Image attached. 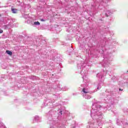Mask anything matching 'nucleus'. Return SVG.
<instances>
[{"label": "nucleus", "instance_id": "obj_8", "mask_svg": "<svg viewBox=\"0 0 128 128\" xmlns=\"http://www.w3.org/2000/svg\"><path fill=\"white\" fill-rule=\"evenodd\" d=\"M60 114H62V111H60Z\"/></svg>", "mask_w": 128, "mask_h": 128}, {"label": "nucleus", "instance_id": "obj_1", "mask_svg": "<svg viewBox=\"0 0 128 128\" xmlns=\"http://www.w3.org/2000/svg\"><path fill=\"white\" fill-rule=\"evenodd\" d=\"M12 12L13 14H16L18 10L16 8H12Z\"/></svg>", "mask_w": 128, "mask_h": 128}, {"label": "nucleus", "instance_id": "obj_7", "mask_svg": "<svg viewBox=\"0 0 128 128\" xmlns=\"http://www.w3.org/2000/svg\"><path fill=\"white\" fill-rule=\"evenodd\" d=\"M123 90L122 89H120V90Z\"/></svg>", "mask_w": 128, "mask_h": 128}, {"label": "nucleus", "instance_id": "obj_9", "mask_svg": "<svg viewBox=\"0 0 128 128\" xmlns=\"http://www.w3.org/2000/svg\"><path fill=\"white\" fill-rule=\"evenodd\" d=\"M127 72H128V70Z\"/></svg>", "mask_w": 128, "mask_h": 128}, {"label": "nucleus", "instance_id": "obj_2", "mask_svg": "<svg viewBox=\"0 0 128 128\" xmlns=\"http://www.w3.org/2000/svg\"><path fill=\"white\" fill-rule=\"evenodd\" d=\"M6 52L8 54H9V56H12V52L10 50H7Z\"/></svg>", "mask_w": 128, "mask_h": 128}, {"label": "nucleus", "instance_id": "obj_6", "mask_svg": "<svg viewBox=\"0 0 128 128\" xmlns=\"http://www.w3.org/2000/svg\"><path fill=\"white\" fill-rule=\"evenodd\" d=\"M41 22H45L44 20V19H40Z\"/></svg>", "mask_w": 128, "mask_h": 128}, {"label": "nucleus", "instance_id": "obj_3", "mask_svg": "<svg viewBox=\"0 0 128 128\" xmlns=\"http://www.w3.org/2000/svg\"><path fill=\"white\" fill-rule=\"evenodd\" d=\"M34 24H35L36 26H40V22H34Z\"/></svg>", "mask_w": 128, "mask_h": 128}, {"label": "nucleus", "instance_id": "obj_5", "mask_svg": "<svg viewBox=\"0 0 128 128\" xmlns=\"http://www.w3.org/2000/svg\"><path fill=\"white\" fill-rule=\"evenodd\" d=\"M4 32V31L2 30H0V34H2Z\"/></svg>", "mask_w": 128, "mask_h": 128}, {"label": "nucleus", "instance_id": "obj_4", "mask_svg": "<svg viewBox=\"0 0 128 128\" xmlns=\"http://www.w3.org/2000/svg\"><path fill=\"white\" fill-rule=\"evenodd\" d=\"M82 92H84V94H88V92H86V89H85L84 88L82 89Z\"/></svg>", "mask_w": 128, "mask_h": 128}]
</instances>
